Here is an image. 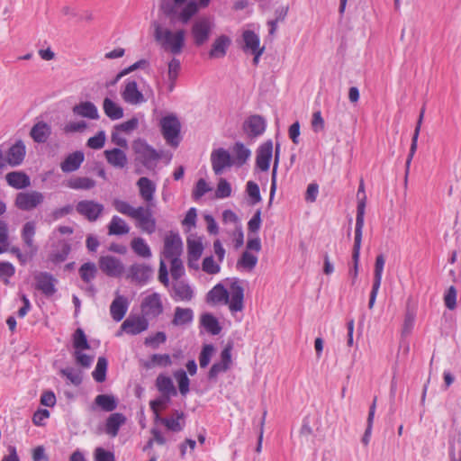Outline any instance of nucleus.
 <instances>
[{
  "mask_svg": "<svg viewBox=\"0 0 461 461\" xmlns=\"http://www.w3.org/2000/svg\"><path fill=\"white\" fill-rule=\"evenodd\" d=\"M154 39L161 47L174 55H179L185 47V31L179 29L175 32L163 28L157 21L152 23Z\"/></svg>",
  "mask_w": 461,
  "mask_h": 461,
  "instance_id": "nucleus-1",
  "label": "nucleus"
},
{
  "mask_svg": "<svg viewBox=\"0 0 461 461\" xmlns=\"http://www.w3.org/2000/svg\"><path fill=\"white\" fill-rule=\"evenodd\" d=\"M178 6L175 0H163L159 5V9L165 16L169 18L171 23L175 21H178L182 24H187L198 13V5L195 1H189L180 12H177Z\"/></svg>",
  "mask_w": 461,
  "mask_h": 461,
  "instance_id": "nucleus-2",
  "label": "nucleus"
},
{
  "mask_svg": "<svg viewBox=\"0 0 461 461\" xmlns=\"http://www.w3.org/2000/svg\"><path fill=\"white\" fill-rule=\"evenodd\" d=\"M364 217H365V202L362 200L359 202L357 208V215L356 217V227H355V239L352 250V261L353 267L349 270V276L352 278L351 285H355L358 276V263L360 257V249L362 241V230L364 227Z\"/></svg>",
  "mask_w": 461,
  "mask_h": 461,
  "instance_id": "nucleus-3",
  "label": "nucleus"
},
{
  "mask_svg": "<svg viewBox=\"0 0 461 461\" xmlns=\"http://www.w3.org/2000/svg\"><path fill=\"white\" fill-rule=\"evenodd\" d=\"M161 133L167 143L176 148L180 143L181 122L176 114H168L160 119Z\"/></svg>",
  "mask_w": 461,
  "mask_h": 461,
  "instance_id": "nucleus-4",
  "label": "nucleus"
},
{
  "mask_svg": "<svg viewBox=\"0 0 461 461\" xmlns=\"http://www.w3.org/2000/svg\"><path fill=\"white\" fill-rule=\"evenodd\" d=\"M213 27V22L209 17L203 16L196 19L191 27V35L194 45L197 47L204 45L209 41Z\"/></svg>",
  "mask_w": 461,
  "mask_h": 461,
  "instance_id": "nucleus-5",
  "label": "nucleus"
},
{
  "mask_svg": "<svg viewBox=\"0 0 461 461\" xmlns=\"http://www.w3.org/2000/svg\"><path fill=\"white\" fill-rule=\"evenodd\" d=\"M77 212L90 222L96 221L104 213V206L95 200H81L76 204Z\"/></svg>",
  "mask_w": 461,
  "mask_h": 461,
  "instance_id": "nucleus-6",
  "label": "nucleus"
},
{
  "mask_svg": "<svg viewBox=\"0 0 461 461\" xmlns=\"http://www.w3.org/2000/svg\"><path fill=\"white\" fill-rule=\"evenodd\" d=\"M43 201L44 194L39 191L20 192L16 194L14 205L22 211L30 212L37 208Z\"/></svg>",
  "mask_w": 461,
  "mask_h": 461,
  "instance_id": "nucleus-7",
  "label": "nucleus"
},
{
  "mask_svg": "<svg viewBox=\"0 0 461 461\" xmlns=\"http://www.w3.org/2000/svg\"><path fill=\"white\" fill-rule=\"evenodd\" d=\"M149 328V321L142 315L130 314L127 319L121 325V330L117 332L120 336L122 331L130 335H138Z\"/></svg>",
  "mask_w": 461,
  "mask_h": 461,
  "instance_id": "nucleus-8",
  "label": "nucleus"
},
{
  "mask_svg": "<svg viewBox=\"0 0 461 461\" xmlns=\"http://www.w3.org/2000/svg\"><path fill=\"white\" fill-rule=\"evenodd\" d=\"M140 308L145 318L158 317L164 310L160 294L153 293L146 296L141 302Z\"/></svg>",
  "mask_w": 461,
  "mask_h": 461,
  "instance_id": "nucleus-9",
  "label": "nucleus"
},
{
  "mask_svg": "<svg viewBox=\"0 0 461 461\" xmlns=\"http://www.w3.org/2000/svg\"><path fill=\"white\" fill-rule=\"evenodd\" d=\"M100 270L110 277H120L124 272V266L121 259L113 256H102L99 258Z\"/></svg>",
  "mask_w": 461,
  "mask_h": 461,
  "instance_id": "nucleus-10",
  "label": "nucleus"
},
{
  "mask_svg": "<svg viewBox=\"0 0 461 461\" xmlns=\"http://www.w3.org/2000/svg\"><path fill=\"white\" fill-rule=\"evenodd\" d=\"M211 162L212 170L217 176L221 175L226 167H230L234 165L230 154L223 148H219L212 151Z\"/></svg>",
  "mask_w": 461,
  "mask_h": 461,
  "instance_id": "nucleus-11",
  "label": "nucleus"
},
{
  "mask_svg": "<svg viewBox=\"0 0 461 461\" xmlns=\"http://www.w3.org/2000/svg\"><path fill=\"white\" fill-rule=\"evenodd\" d=\"M137 221V227L148 234H152L156 230V219L153 217L152 210L149 207L139 206L138 211L133 216Z\"/></svg>",
  "mask_w": 461,
  "mask_h": 461,
  "instance_id": "nucleus-12",
  "label": "nucleus"
},
{
  "mask_svg": "<svg viewBox=\"0 0 461 461\" xmlns=\"http://www.w3.org/2000/svg\"><path fill=\"white\" fill-rule=\"evenodd\" d=\"M267 129L266 119L259 114L249 116L243 122L242 130L249 138H257L261 136Z\"/></svg>",
  "mask_w": 461,
  "mask_h": 461,
  "instance_id": "nucleus-13",
  "label": "nucleus"
},
{
  "mask_svg": "<svg viewBox=\"0 0 461 461\" xmlns=\"http://www.w3.org/2000/svg\"><path fill=\"white\" fill-rule=\"evenodd\" d=\"M121 95L125 103L132 105L140 104L147 101L144 95L139 90L137 82L131 79L125 80Z\"/></svg>",
  "mask_w": 461,
  "mask_h": 461,
  "instance_id": "nucleus-14",
  "label": "nucleus"
},
{
  "mask_svg": "<svg viewBox=\"0 0 461 461\" xmlns=\"http://www.w3.org/2000/svg\"><path fill=\"white\" fill-rule=\"evenodd\" d=\"M229 308L232 312H241L244 308V288L240 280L235 279L230 285Z\"/></svg>",
  "mask_w": 461,
  "mask_h": 461,
  "instance_id": "nucleus-15",
  "label": "nucleus"
},
{
  "mask_svg": "<svg viewBox=\"0 0 461 461\" xmlns=\"http://www.w3.org/2000/svg\"><path fill=\"white\" fill-rule=\"evenodd\" d=\"M385 263V258L383 254L377 255L375 258V269H374V281L372 285V290L370 293L369 302H368V308L372 309L374 307V304L375 303V299L381 285L382 282V276L384 271V267Z\"/></svg>",
  "mask_w": 461,
  "mask_h": 461,
  "instance_id": "nucleus-16",
  "label": "nucleus"
},
{
  "mask_svg": "<svg viewBox=\"0 0 461 461\" xmlns=\"http://www.w3.org/2000/svg\"><path fill=\"white\" fill-rule=\"evenodd\" d=\"M273 157V142L268 140L262 143L258 150L256 157V165L261 171H267Z\"/></svg>",
  "mask_w": 461,
  "mask_h": 461,
  "instance_id": "nucleus-17",
  "label": "nucleus"
},
{
  "mask_svg": "<svg viewBox=\"0 0 461 461\" xmlns=\"http://www.w3.org/2000/svg\"><path fill=\"white\" fill-rule=\"evenodd\" d=\"M183 243L178 233L170 232L165 238L163 255L166 258L179 257L182 251Z\"/></svg>",
  "mask_w": 461,
  "mask_h": 461,
  "instance_id": "nucleus-18",
  "label": "nucleus"
},
{
  "mask_svg": "<svg viewBox=\"0 0 461 461\" xmlns=\"http://www.w3.org/2000/svg\"><path fill=\"white\" fill-rule=\"evenodd\" d=\"M36 281L35 287L46 296H51L56 293L55 278L50 273L39 272L34 276Z\"/></svg>",
  "mask_w": 461,
  "mask_h": 461,
  "instance_id": "nucleus-19",
  "label": "nucleus"
},
{
  "mask_svg": "<svg viewBox=\"0 0 461 461\" xmlns=\"http://www.w3.org/2000/svg\"><path fill=\"white\" fill-rule=\"evenodd\" d=\"M26 148L22 140H18L15 141L14 145H12L7 153L5 160L6 164L12 167H17L21 165L25 158Z\"/></svg>",
  "mask_w": 461,
  "mask_h": 461,
  "instance_id": "nucleus-20",
  "label": "nucleus"
},
{
  "mask_svg": "<svg viewBox=\"0 0 461 461\" xmlns=\"http://www.w3.org/2000/svg\"><path fill=\"white\" fill-rule=\"evenodd\" d=\"M152 275L153 270L149 265L136 263L130 267L128 277L139 284H145Z\"/></svg>",
  "mask_w": 461,
  "mask_h": 461,
  "instance_id": "nucleus-21",
  "label": "nucleus"
},
{
  "mask_svg": "<svg viewBox=\"0 0 461 461\" xmlns=\"http://www.w3.org/2000/svg\"><path fill=\"white\" fill-rule=\"evenodd\" d=\"M85 159V155L82 151H75L68 154L63 162L60 164V168L64 173H71L77 170Z\"/></svg>",
  "mask_w": 461,
  "mask_h": 461,
  "instance_id": "nucleus-22",
  "label": "nucleus"
},
{
  "mask_svg": "<svg viewBox=\"0 0 461 461\" xmlns=\"http://www.w3.org/2000/svg\"><path fill=\"white\" fill-rule=\"evenodd\" d=\"M172 289L174 292L172 296L176 301L189 302L194 298V290L189 284L183 280L176 281L172 285Z\"/></svg>",
  "mask_w": 461,
  "mask_h": 461,
  "instance_id": "nucleus-23",
  "label": "nucleus"
},
{
  "mask_svg": "<svg viewBox=\"0 0 461 461\" xmlns=\"http://www.w3.org/2000/svg\"><path fill=\"white\" fill-rule=\"evenodd\" d=\"M424 113H425V105H423L421 107V109H420V115H419L417 123H416V127H415L412 138H411V144L409 155L407 157L406 163H405L406 176L408 175L411 159H412V158H413V156H414V154H415V152L417 150L418 138H419V134H420V127H421V124H422Z\"/></svg>",
  "mask_w": 461,
  "mask_h": 461,
  "instance_id": "nucleus-24",
  "label": "nucleus"
},
{
  "mask_svg": "<svg viewBox=\"0 0 461 461\" xmlns=\"http://www.w3.org/2000/svg\"><path fill=\"white\" fill-rule=\"evenodd\" d=\"M126 422V417L120 412L112 413L105 422V433L112 438L118 435L120 428Z\"/></svg>",
  "mask_w": 461,
  "mask_h": 461,
  "instance_id": "nucleus-25",
  "label": "nucleus"
},
{
  "mask_svg": "<svg viewBox=\"0 0 461 461\" xmlns=\"http://www.w3.org/2000/svg\"><path fill=\"white\" fill-rule=\"evenodd\" d=\"M7 184L15 189H23L31 185L29 176L23 171H13L5 176Z\"/></svg>",
  "mask_w": 461,
  "mask_h": 461,
  "instance_id": "nucleus-26",
  "label": "nucleus"
},
{
  "mask_svg": "<svg viewBox=\"0 0 461 461\" xmlns=\"http://www.w3.org/2000/svg\"><path fill=\"white\" fill-rule=\"evenodd\" d=\"M72 111L74 114L85 118L92 120H97L99 118L97 107L90 101L80 102L72 108Z\"/></svg>",
  "mask_w": 461,
  "mask_h": 461,
  "instance_id": "nucleus-27",
  "label": "nucleus"
},
{
  "mask_svg": "<svg viewBox=\"0 0 461 461\" xmlns=\"http://www.w3.org/2000/svg\"><path fill=\"white\" fill-rule=\"evenodd\" d=\"M51 134V127L45 122H38L30 131V136L37 143H44Z\"/></svg>",
  "mask_w": 461,
  "mask_h": 461,
  "instance_id": "nucleus-28",
  "label": "nucleus"
},
{
  "mask_svg": "<svg viewBox=\"0 0 461 461\" xmlns=\"http://www.w3.org/2000/svg\"><path fill=\"white\" fill-rule=\"evenodd\" d=\"M104 156L107 162L116 168H123L127 165V156L125 152L119 148L105 150Z\"/></svg>",
  "mask_w": 461,
  "mask_h": 461,
  "instance_id": "nucleus-29",
  "label": "nucleus"
},
{
  "mask_svg": "<svg viewBox=\"0 0 461 461\" xmlns=\"http://www.w3.org/2000/svg\"><path fill=\"white\" fill-rule=\"evenodd\" d=\"M140 197L147 203L154 199L156 185L148 177L141 176L136 183Z\"/></svg>",
  "mask_w": 461,
  "mask_h": 461,
  "instance_id": "nucleus-30",
  "label": "nucleus"
},
{
  "mask_svg": "<svg viewBox=\"0 0 461 461\" xmlns=\"http://www.w3.org/2000/svg\"><path fill=\"white\" fill-rule=\"evenodd\" d=\"M127 310V299L122 295L116 296L110 306L111 316L115 321H122L124 318Z\"/></svg>",
  "mask_w": 461,
  "mask_h": 461,
  "instance_id": "nucleus-31",
  "label": "nucleus"
},
{
  "mask_svg": "<svg viewBox=\"0 0 461 461\" xmlns=\"http://www.w3.org/2000/svg\"><path fill=\"white\" fill-rule=\"evenodd\" d=\"M230 44V39L226 35H221L218 37L212 45L209 56L212 59L223 58L226 53L228 47Z\"/></svg>",
  "mask_w": 461,
  "mask_h": 461,
  "instance_id": "nucleus-32",
  "label": "nucleus"
},
{
  "mask_svg": "<svg viewBox=\"0 0 461 461\" xmlns=\"http://www.w3.org/2000/svg\"><path fill=\"white\" fill-rule=\"evenodd\" d=\"M206 301L209 303H218L221 302L228 303L229 292L221 284H217L208 292Z\"/></svg>",
  "mask_w": 461,
  "mask_h": 461,
  "instance_id": "nucleus-33",
  "label": "nucleus"
},
{
  "mask_svg": "<svg viewBox=\"0 0 461 461\" xmlns=\"http://www.w3.org/2000/svg\"><path fill=\"white\" fill-rule=\"evenodd\" d=\"M194 320V311L191 308L176 307L172 325L184 326L189 324Z\"/></svg>",
  "mask_w": 461,
  "mask_h": 461,
  "instance_id": "nucleus-34",
  "label": "nucleus"
},
{
  "mask_svg": "<svg viewBox=\"0 0 461 461\" xmlns=\"http://www.w3.org/2000/svg\"><path fill=\"white\" fill-rule=\"evenodd\" d=\"M136 152L141 156L142 164L146 167H150L152 162L158 161L160 158V155L157 150L147 143L141 144L140 148L136 149Z\"/></svg>",
  "mask_w": 461,
  "mask_h": 461,
  "instance_id": "nucleus-35",
  "label": "nucleus"
},
{
  "mask_svg": "<svg viewBox=\"0 0 461 461\" xmlns=\"http://www.w3.org/2000/svg\"><path fill=\"white\" fill-rule=\"evenodd\" d=\"M103 109L105 115L113 121L123 117V109L109 97L104 99Z\"/></svg>",
  "mask_w": 461,
  "mask_h": 461,
  "instance_id": "nucleus-36",
  "label": "nucleus"
},
{
  "mask_svg": "<svg viewBox=\"0 0 461 461\" xmlns=\"http://www.w3.org/2000/svg\"><path fill=\"white\" fill-rule=\"evenodd\" d=\"M200 322L206 331L212 335H218L221 331L219 321L212 313L206 312L202 314Z\"/></svg>",
  "mask_w": 461,
  "mask_h": 461,
  "instance_id": "nucleus-37",
  "label": "nucleus"
},
{
  "mask_svg": "<svg viewBox=\"0 0 461 461\" xmlns=\"http://www.w3.org/2000/svg\"><path fill=\"white\" fill-rule=\"evenodd\" d=\"M156 387L161 393V394H169L176 396L177 391L173 384L172 379L165 375H158L156 379Z\"/></svg>",
  "mask_w": 461,
  "mask_h": 461,
  "instance_id": "nucleus-38",
  "label": "nucleus"
},
{
  "mask_svg": "<svg viewBox=\"0 0 461 461\" xmlns=\"http://www.w3.org/2000/svg\"><path fill=\"white\" fill-rule=\"evenodd\" d=\"M94 404L107 412L114 411L118 406L117 400L111 394H98L95 398Z\"/></svg>",
  "mask_w": 461,
  "mask_h": 461,
  "instance_id": "nucleus-39",
  "label": "nucleus"
},
{
  "mask_svg": "<svg viewBox=\"0 0 461 461\" xmlns=\"http://www.w3.org/2000/svg\"><path fill=\"white\" fill-rule=\"evenodd\" d=\"M130 227L121 217L114 215L108 225L109 235H124L129 233Z\"/></svg>",
  "mask_w": 461,
  "mask_h": 461,
  "instance_id": "nucleus-40",
  "label": "nucleus"
},
{
  "mask_svg": "<svg viewBox=\"0 0 461 461\" xmlns=\"http://www.w3.org/2000/svg\"><path fill=\"white\" fill-rule=\"evenodd\" d=\"M97 272V267L93 262L84 263L78 269L81 280L87 285L91 284L96 277Z\"/></svg>",
  "mask_w": 461,
  "mask_h": 461,
  "instance_id": "nucleus-41",
  "label": "nucleus"
},
{
  "mask_svg": "<svg viewBox=\"0 0 461 461\" xmlns=\"http://www.w3.org/2000/svg\"><path fill=\"white\" fill-rule=\"evenodd\" d=\"M71 251V246L68 242L62 240L59 243V248L50 255V259L55 264L64 262Z\"/></svg>",
  "mask_w": 461,
  "mask_h": 461,
  "instance_id": "nucleus-42",
  "label": "nucleus"
},
{
  "mask_svg": "<svg viewBox=\"0 0 461 461\" xmlns=\"http://www.w3.org/2000/svg\"><path fill=\"white\" fill-rule=\"evenodd\" d=\"M131 248L136 255L143 258H149L152 255L149 246L143 238H134L131 241Z\"/></svg>",
  "mask_w": 461,
  "mask_h": 461,
  "instance_id": "nucleus-43",
  "label": "nucleus"
},
{
  "mask_svg": "<svg viewBox=\"0 0 461 461\" xmlns=\"http://www.w3.org/2000/svg\"><path fill=\"white\" fill-rule=\"evenodd\" d=\"M95 181L86 176H77L68 181L67 186L75 190H89L95 187Z\"/></svg>",
  "mask_w": 461,
  "mask_h": 461,
  "instance_id": "nucleus-44",
  "label": "nucleus"
},
{
  "mask_svg": "<svg viewBox=\"0 0 461 461\" xmlns=\"http://www.w3.org/2000/svg\"><path fill=\"white\" fill-rule=\"evenodd\" d=\"M232 151L234 153V164L242 166L247 162L251 155L249 149L246 148L242 142H236L233 146Z\"/></svg>",
  "mask_w": 461,
  "mask_h": 461,
  "instance_id": "nucleus-45",
  "label": "nucleus"
},
{
  "mask_svg": "<svg viewBox=\"0 0 461 461\" xmlns=\"http://www.w3.org/2000/svg\"><path fill=\"white\" fill-rule=\"evenodd\" d=\"M244 46V51L255 52V50H259L260 40L259 37L250 30L245 31L242 34Z\"/></svg>",
  "mask_w": 461,
  "mask_h": 461,
  "instance_id": "nucleus-46",
  "label": "nucleus"
},
{
  "mask_svg": "<svg viewBox=\"0 0 461 461\" xmlns=\"http://www.w3.org/2000/svg\"><path fill=\"white\" fill-rule=\"evenodd\" d=\"M36 232V222L29 221L24 223L21 231V237L24 244L32 249L33 248V237Z\"/></svg>",
  "mask_w": 461,
  "mask_h": 461,
  "instance_id": "nucleus-47",
  "label": "nucleus"
},
{
  "mask_svg": "<svg viewBox=\"0 0 461 461\" xmlns=\"http://www.w3.org/2000/svg\"><path fill=\"white\" fill-rule=\"evenodd\" d=\"M375 408H376V397H375L371 406L369 407L368 416L366 420V428L365 430V433L362 437V443L365 446H367L370 441L371 434H372V429H373V423L375 419Z\"/></svg>",
  "mask_w": 461,
  "mask_h": 461,
  "instance_id": "nucleus-48",
  "label": "nucleus"
},
{
  "mask_svg": "<svg viewBox=\"0 0 461 461\" xmlns=\"http://www.w3.org/2000/svg\"><path fill=\"white\" fill-rule=\"evenodd\" d=\"M280 154H281V145L279 143H276V149H275L274 165H273L272 175H271L269 204H271L272 199H273L276 190V174H277V168H278V164H279V160H280Z\"/></svg>",
  "mask_w": 461,
  "mask_h": 461,
  "instance_id": "nucleus-49",
  "label": "nucleus"
},
{
  "mask_svg": "<svg viewBox=\"0 0 461 461\" xmlns=\"http://www.w3.org/2000/svg\"><path fill=\"white\" fill-rule=\"evenodd\" d=\"M59 374L66 377L72 384L78 386L83 381V373L79 369L68 366L59 370Z\"/></svg>",
  "mask_w": 461,
  "mask_h": 461,
  "instance_id": "nucleus-50",
  "label": "nucleus"
},
{
  "mask_svg": "<svg viewBox=\"0 0 461 461\" xmlns=\"http://www.w3.org/2000/svg\"><path fill=\"white\" fill-rule=\"evenodd\" d=\"M73 347L75 350H86L90 348L87 338L84 330L80 328L77 329L72 338Z\"/></svg>",
  "mask_w": 461,
  "mask_h": 461,
  "instance_id": "nucleus-51",
  "label": "nucleus"
},
{
  "mask_svg": "<svg viewBox=\"0 0 461 461\" xmlns=\"http://www.w3.org/2000/svg\"><path fill=\"white\" fill-rule=\"evenodd\" d=\"M112 204L118 212L131 218H133L138 211V207L134 208L128 202L117 198L113 200Z\"/></svg>",
  "mask_w": 461,
  "mask_h": 461,
  "instance_id": "nucleus-52",
  "label": "nucleus"
},
{
  "mask_svg": "<svg viewBox=\"0 0 461 461\" xmlns=\"http://www.w3.org/2000/svg\"><path fill=\"white\" fill-rule=\"evenodd\" d=\"M108 362L104 357H99L97 360V364L92 375L94 379L97 383H103L106 379V371H107Z\"/></svg>",
  "mask_w": 461,
  "mask_h": 461,
  "instance_id": "nucleus-53",
  "label": "nucleus"
},
{
  "mask_svg": "<svg viewBox=\"0 0 461 461\" xmlns=\"http://www.w3.org/2000/svg\"><path fill=\"white\" fill-rule=\"evenodd\" d=\"M174 377L177 381L178 389L181 395L185 396L189 393L190 380L186 372L183 369L176 370L174 373Z\"/></svg>",
  "mask_w": 461,
  "mask_h": 461,
  "instance_id": "nucleus-54",
  "label": "nucleus"
},
{
  "mask_svg": "<svg viewBox=\"0 0 461 461\" xmlns=\"http://www.w3.org/2000/svg\"><path fill=\"white\" fill-rule=\"evenodd\" d=\"M171 364V357L168 354H153L150 357L149 362L145 364V366L147 368H151L155 366H168Z\"/></svg>",
  "mask_w": 461,
  "mask_h": 461,
  "instance_id": "nucleus-55",
  "label": "nucleus"
},
{
  "mask_svg": "<svg viewBox=\"0 0 461 461\" xmlns=\"http://www.w3.org/2000/svg\"><path fill=\"white\" fill-rule=\"evenodd\" d=\"M187 257L201 258L203 251V245L200 239H187Z\"/></svg>",
  "mask_w": 461,
  "mask_h": 461,
  "instance_id": "nucleus-56",
  "label": "nucleus"
},
{
  "mask_svg": "<svg viewBox=\"0 0 461 461\" xmlns=\"http://www.w3.org/2000/svg\"><path fill=\"white\" fill-rule=\"evenodd\" d=\"M172 395L169 394H162L160 397L150 401L149 406L153 413L155 414V419L158 420L159 418V409L166 408L167 404L170 401V397Z\"/></svg>",
  "mask_w": 461,
  "mask_h": 461,
  "instance_id": "nucleus-57",
  "label": "nucleus"
},
{
  "mask_svg": "<svg viewBox=\"0 0 461 461\" xmlns=\"http://www.w3.org/2000/svg\"><path fill=\"white\" fill-rule=\"evenodd\" d=\"M258 263V258L249 251H244L238 260V266H240L248 270H252Z\"/></svg>",
  "mask_w": 461,
  "mask_h": 461,
  "instance_id": "nucleus-58",
  "label": "nucleus"
},
{
  "mask_svg": "<svg viewBox=\"0 0 461 461\" xmlns=\"http://www.w3.org/2000/svg\"><path fill=\"white\" fill-rule=\"evenodd\" d=\"M213 352L214 346L212 344L203 345L199 355V364L202 368H204L209 365Z\"/></svg>",
  "mask_w": 461,
  "mask_h": 461,
  "instance_id": "nucleus-59",
  "label": "nucleus"
},
{
  "mask_svg": "<svg viewBox=\"0 0 461 461\" xmlns=\"http://www.w3.org/2000/svg\"><path fill=\"white\" fill-rule=\"evenodd\" d=\"M230 184L225 178H220L217 188L215 190V197L218 199H223L230 196Z\"/></svg>",
  "mask_w": 461,
  "mask_h": 461,
  "instance_id": "nucleus-60",
  "label": "nucleus"
},
{
  "mask_svg": "<svg viewBox=\"0 0 461 461\" xmlns=\"http://www.w3.org/2000/svg\"><path fill=\"white\" fill-rule=\"evenodd\" d=\"M181 70V63L179 59L173 58L167 63V81H176Z\"/></svg>",
  "mask_w": 461,
  "mask_h": 461,
  "instance_id": "nucleus-61",
  "label": "nucleus"
},
{
  "mask_svg": "<svg viewBox=\"0 0 461 461\" xmlns=\"http://www.w3.org/2000/svg\"><path fill=\"white\" fill-rule=\"evenodd\" d=\"M171 260L170 273L174 280L177 281L184 275V266L179 257L169 258Z\"/></svg>",
  "mask_w": 461,
  "mask_h": 461,
  "instance_id": "nucleus-62",
  "label": "nucleus"
},
{
  "mask_svg": "<svg viewBox=\"0 0 461 461\" xmlns=\"http://www.w3.org/2000/svg\"><path fill=\"white\" fill-rule=\"evenodd\" d=\"M105 139L104 131H99L95 136L87 140L86 145L93 149H100L104 146Z\"/></svg>",
  "mask_w": 461,
  "mask_h": 461,
  "instance_id": "nucleus-63",
  "label": "nucleus"
},
{
  "mask_svg": "<svg viewBox=\"0 0 461 461\" xmlns=\"http://www.w3.org/2000/svg\"><path fill=\"white\" fill-rule=\"evenodd\" d=\"M246 192L251 199V204H256L261 201L259 186L253 181H249L246 185Z\"/></svg>",
  "mask_w": 461,
  "mask_h": 461,
  "instance_id": "nucleus-64",
  "label": "nucleus"
}]
</instances>
